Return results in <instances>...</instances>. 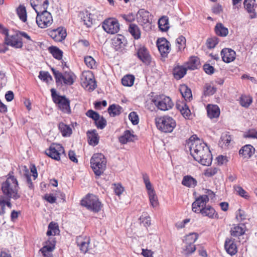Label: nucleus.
<instances>
[{
  "label": "nucleus",
  "instance_id": "0eeeda50",
  "mask_svg": "<svg viewBox=\"0 0 257 257\" xmlns=\"http://www.w3.org/2000/svg\"><path fill=\"white\" fill-rule=\"evenodd\" d=\"M51 70L57 86H62L63 83L71 85L74 83V75L72 72L66 71L65 73H62L53 68H51Z\"/></svg>",
  "mask_w": 257,
  "mask_h": 257
},
{
  "label": "nucleus",
  "instance_id": "39448f33",
  "mask_svg": "<svg viewBox=\"0 0 257 257\" xmlns=\"http://www.w3.org/2000/svg\"><path fill=\"white\" fill-rule=\"evenodd\" d=\"M90 163L94 174L96 176H100L106 168V160L104 155L100 153L94 154Z\"/></svg>",
  "mask_w": 257,
  "mask_h": 257
},
{
  "label": "nucleus",
  "instance_id": "423d86ee",
  "mask_svg": "<svg viewBox=\"0 0 257 257\" xmlns=\"http://www.w3.org/2000/svg\"><path fill=\"white\" fill-rule=\"evenodd\" d=\"M157 128L164 133H171L176 125L175 120L171 117L165 115L156 118Z\"/></svg>",
  "mask_w": 257,
  "mask_h": 257
},
{
  "label": "nucleus",
  "instance_id": "2f4dec72",
  "mask_svg": "<svg viewBox=\"0 0 257 257\" xmlns=\"http://www.w3.org/2000/svg\"><path fill=\"white\" fill-rule=\"evenodd\" d=\"M187 69L182 66L175 67L173 70V75L175 79L179 80L186 74Z\"/></svg>",
  "mask_w": 257,
  "mask_h": 257
},
{
  "label": "nucleus",
  "instance_id": "cd10ccee",
  "mask_svg": "<svg viewBox=\"0 0 257 257\" xmlns=\"http://www.w3.org/2000/svg\"><path fill=\"white\" fill-rule=\"evenodd\" d=\"M60 230L58 225L57 223L51 222L48 226V230L46 234L48 236L55 235L59 234Z\"/></svg>",
  "mask_w": 257,
  "mask_h": 257
},
{
  "label": "nucleus",
  "instance_id": "20e7f679",
  "mask_svg": "<svg viewBox=\"0 0 257 257\" xmlns=\"http://www.w3.org/2000/svg\"><path fill=\"white\" fill-rule=\"evenodd\" d=\"M51 96L53 102L63 113L69 114L71 112L70 101L65 96L60 95L56 93L54 88L51 89Z\"/></svg>",
  "mask_w": 257,
  "mask_h": 257
},
{
  "label": "nucleus",
  "instance_id": "c756f323",
  "mask_svg": "<svg viewBox=\"0 0 257 257\" xmlns=\"http://www.w3.org/2000/svg\"><path fill=\"white\" fill-rule=\"evenodd\" d=\"M197 181L191 176H185L183 177L182 184L188 187H194L197 185Z\"/></svg>",
  "mask_w": 257,
  "mask_h": 257
},
{
  "label": "nucleus",
  "instance_id": "603ef678",
  "mask_svg": "<svg viewBox=\"0 0 257 257\" xmlns=\"http://www.w3.org/2000/svg\"><path fill=\"white\" fill-rule=\"evenodd\" d=\"M84 62L89 68L92 69L95 66V61L91 56H88L84 57Z\"/></svg>",
  "mask_w": 257,
  "mask_h": 257
},
{
  "label": "nucleus",
  "instance_id": "58836bf2",
  "mask_svg": "<svg viewBox=\"0 0 257 257\" xmlns=\"http://www.w3.org/2000/svg\"><path fill=\"white\" fill-rule=\"evenodd\" d=\"M179 90L182 97H184L186 100L192 97L191 90L186 85H181Z\"/></svg>",
  "mask_w": 257,
  "mask_h": 257
},
{
  "label": "nucleus",
  "instance_id": "9b49d317",
  "mask_svg": "<svg viewBox=\"0 0 257 257\" xmlns=\"http://www.w3.org/2000/svg\"><path fill=\"white\" fill-rule=\"evenodd\" d=\"M103 30L108 34H115L120 29V25L118 20L114 18H109L105 19L102 23Z\"/></svg>",
  "mask_w": 257,
  "mask_h": 257
},
{
  "label": "nucleus",
  "instance_id": "1a4fd4ad",
  "mask_svg": "<svg viewBox=\"0 0 257 257\" xmlns=\"http://www.w3.org/2000/svg\"><path fill=\"white\" fill-rule=\"evenodd\" d=\"M152 16L144 9L140 10L137 14V21L143 29L147 32L152 30Z\"/></svg>",
  "mask_w": 257,
  "mask_h": 257
},
{
  "label": "nucleus",
  "instance_id": "79ce46f5",
  "mask_svg": "<svg viewBox=\"0 0 257 257\" xmlns=\"http://www.w3.org/2000/svg\"><path fill=\"white\" fill-rule=\"evenodd\" d=\"M135 77L132 75H126L121 79L122 84L125 86H131L134 84Z\"/></svg>",
  "mask_w": 257,
  "mask_h": 257
},
{
  "label": "nucleus",
  "instance_id": "a18cd8bd",
  "mask_svg": "<svg viewBox=\"0 0 257 257\" xmlns=\"http://www.w3.org/2000/svg\"><path fill=\"white\" fill-rule=\"evenodd\" d=\"M255 2V0H244V7L248 13H253L254 12V6Z\"/></svg>",
  "mask_w": 257,
  "mask_h": 257
},
{
  "label": "nucleus",
  "instance_id": "f8f14e48",
  "mask_svg": "<svg viewBox=\"0 0 257 257\" xmlns=\"http://www.w3.org/2000/svg\"><path fill=\"white\" fill-rule=\"evenodd\" d=\"M64 153V149L60 144L51 145L49 148L45 151L47 155L55 160H59L60 155Z\"/></svg>",
  "mask_w": 257,
  "mask_h": 257
},
{
  "label": "nucleus",
  "instance_id": "13d9d810",
  "mask_svg": "<svg viewBox=\"0 0 257 257\" xmlns=\"http://www.w3.org/2000/svg\"><path fill=\"white\" fill-rule=\"evenodd\" d=\"M218 43V38L216 37L208 38L206 42V45L208 48L212 49L214 48Z\"/></svg>",
  "mask_w": 257,
  "mask_h": 257
},
{
  "label": "nucleus",
  "instance_id": "2eb2a0df",
  "mask_svg": "<svg viewBox=\"0 0 257 257\" xmlns=\"http://www.w3.org/2000/svg\"><path fill=\"white\" fill-rule=\"evenodd\" d=\"M49 35L55 41L60 42L65 40L67 33L65 29L60 27L50 31Z\"/></svg>",
  "mask_w": 257,
  "mask_h": 257
},
{
  "label": "nucleus",
  "instance_id": "412c9836",
  "mask_svg": "<svg viewBox=\"0 0 257 257\" xmlns=\"http://www.w3.org/2000/svg\"><path fill=\"white\" fill-rule=\"evenodd\" d=\"M119 142L122 144H125L128 142H134L138 140L137 136L129 130L125 131L123 134L118 138Z\"/></svg>",
  "mask_w": 257,
  "mask_h": 257
},
{
  "label": "nucleus",
  "instance_id": "4468645a",
  "mask_svg": "<svg viewBox=\"0 0 257 257\" xmlns=\"http://www.w3.org/2000/svg\"><path fill=\"white\" fill-rule=\"evenodd\" d=\"M208 201L209 198L207 195H203L200 196L196 198L195 201L192 203V211L195 213H200V210L206 206V204Z\"/></svg>",
  "mask_w": 257,
  "mask_h": 257
},
{
  "label": "nucleus",
  "instance_id": "473e14b6",
  "mask_svg": "<svg viewBox=\"0 0 257 257\" xmlns=\"http://www.w3.org/2000/svg\"><path fill=\"white\" fill-rule=\"evenodd\" d=\"M58 128L63 137H69L72 134L71 128L62 122L59 123Z\"/></svg>",
  "mask_w": 257,
  "mask_h": 257
},
{
  "label": "nucleus",
  "instance_id": "8fccbe9b",
  "mask_svg": "<svg viewBox=\"0 0 257 257\" xmlns=\"http://www.w3.org/2000/svg\"><path fill=\"white\" fill-rule=\"evenodd\" d=\"M184 246L183 251L184 254L188 255L194 252L196 250V247L194 244H189L188 243H185Z\"/></svg>",
  "mask_w": 257,
  "mask_h": 257
},
{
  "label": "nucleus",
  "instance_id": "052dcab7",
  "mask_svg": "<svg viewBox=\"0 0 257 257\" xmlns=\"http://www.w3.org/2000/svg\"><path fill=\"white\" fill-rule=\"evenodd\" d=\"M26 179L27 183L30 189H32L34 188V185L31 180V175L29 173L28 170H26L24 175Z\"/></svg>",
  "mask_w": 257,
  "mask_h": 257
},
{
  "label": "nucleus",
  "instance_id": "49530a36",
  "mask_svg": "<svg viewBox=\"0 0 257 257\" xmlns=\"http://www.w3.org/2000/svg\"><path fill=\"white\" fill-rule=\"evenodd\" d=\"M198 238V234L196 233H191L186 235L184 241V243L194 244V243Z\"/></svg>",
  "mask_w": 257,
  "mask_h": 257
},
{
  "label": "nucleus",
  "instance_id": "c03bdc74",
  "mask_svg": "<svg viewBox=\"0 0 257 257\" xmlns=\"http://www.w3.org/2000/svg\"><path fill=\"white\" fill-rule=\"evenodd\" d=\"M186 39L183 36H179L176 40L178 51H183L186 47Z\"/></svg>",
  "mask_w": 257,
  "mask_h": 257
},
{
  "label": "nucleus",
  "instance_id": "c85d7f7f",
  "mask_svg": "<svg viewBox=\"0 0 257 257\" xmlns=\"http://www.w3.org/2000/svg\"><path fill=\"white\" fill-rule=\"evenodd\" d=\"M215 33L220 37H225L228 34V29L225 27L222 24L217 23L214 28Z\"/></svg>",
  "mask_w": 257,
  "mask_h": 257
},
{
  "label": "nucleus",
  "instance_id": "69168bd1",
  "mask_svg": "<svg viewBox=\"0 0 257 257\" xmlns=\"http://www.w3.org/2000/svg\"><path fill=\"white\" fill-rule=\"evenodd\" d=\"M235 190L237 193L241 197L245 198L248 199L249 197L248 193L241 187L240 186H237L235 188Z\"/></svg>",
  "mask_w": 257,
  "mask_h": 257
},
{
  "label": "nucleus",
  "instance_id": "f257e3e1",
  "mask_svg": "<svg viewBox=\"0 0 257 257\" xmlns=\"http://www.w3.org/2000/svg\"><path fill=\"white\" fill-rule=\"evenodd\" d=\"M188 145L190 154L195 160L202 165L209 166L211 164L212 157L209 148L196 135L190 138Z\"/></svg>",
  "mask_w": 257,
  "mask_h": 257
},
{
  "label": "nucleus",
  "instance_id": "3c124183",
  "mask_svg": "<svg viewBox=\"0 0 257 257\" xmlns=\"http://www.w3.org/2000/svg\"><path fill=\"white\" fill-rule=\"evenodd\" d=\"M251 102L252 98L250 96H242L240 97V103L243 107H248Z\"/></svg>",
  "mask_w": 257,
  "mask_h": 257
},
{
  "label": "nucleus",
  "instance_id": "e2e57ef3",
  "mask_svg": "<svg viewBox=\"0 0 257 257\" xmlns=\"http://www.w3.org/2000/svg\"><path fill=\"white\" fill-rule=\"evenodd\" d=\"M86 115L90 118H91L94 120H97L99 119L100 117L99 114L96 111H93L92 109H90L87 111Z\"/></svg>",
  "mask_w": 257,
  "mask_h": 257
},
{
  "label": "nucleus",
  "instance_id": "4c0bfd02",
  "mask_svg": "<svg viewBox=\"0 0 257 257\" xmlns=\"http://www.w3.org/2000/svg\"><path fill=\"white\" fill-rule=\"evenodd\" d=\"M113 45L115 49L117 51L123 48L125 46L124 38L122 36H120L114 38L113 40Z\"/></svg>",
  "mask_w": 257,
  "mask_h": 257
},
{
  "label": "nucleus",
  "instance_id": "864d4df0",
  "mask_svg": "<svg viewBox=\"0 0 257 257\" xmlns=\"http://www.w3.org/2000/svg\"><path fill=\"white\" fill-rule=\"evenodd\" d=\"M39 78L46 82H48L49 80H52V77L48 72L40 71Z\"/></svg>",
  "mask_w": 257,
  "mask_h": 257
},
{
  "label": "nucleus",
  "instance_id": "393cba45",
  "mask_svg": "<svg viewBox=\"0 0 257 257\" xmlns=\"http://www.w3.org/2000/svg\"><path fill=\"white\" fill-rule=\"evenodd\" d=\"M203 216H207L210 218H218V215L216 213L215 209L209 205H207L200 210Z\"/></svg>",
  "mask_w": 257,
  "mask_h": 257
},
{
  "label": "nucleus",
  "instance_id": "f03ea898",
  "mask_svg": "<svg viewBox=\"0 0 257 257\" xmlns=\"http://www.w3.org/2000/svg\"><path fill=\"white\" fill-rule=\"evenodd\" d=\"M19 189L17 179L10 173L6 180L2 184V190L4 195L8 199L13 198L17 200L20 197V195L18 194Z\"/></svg>",
  "mask_w": 257,
  "mask_h": 257
},
{
  "label": "nucleus",
  "instance_id": "bf43d9fd",
  "mask_svg": "<svg viewBox=\"0 0 257 257\" xmlns=\"http://www.w3.org/2000/svg\"><path fill=\"white\" fill-rule=\"evenodd\" d=\"M128 118L134 125L138 124L139 116L136 112H131L128 115Z\"/></svg>",
  "mask_w": 257,
  "mask_h": 257
},
{
  "label": "nucleus",
  "instance_id": "ea45409f",
  "mask_svg": "<svg viewBox=\"0 0 257 257\" xmlns=\"http://www.w3.org/2000/svg\"><path fill=\"white\" fill-rule=\"evenodd\" d=\"M17 13L22 22H25L27 21V12L25 6L20 5L17 9Z\"/></svg>",
  "mask_w": 257,
  "mask_h": 257
},
{
  "label": "nucleus",
  "instance_id": "0e129e2a",
  "mask_svg": "<svg viewBox=\"0 0 257 257\" xmlns=\"http://www.w3.org/2000/svg\"><path fill=\"white\" fill-rule=\"evenodd\" d=\"M216 88L211 85L210 84H207L205 85V93L208 95H213L216 92Z\"/></svg>",
  "mask_w": 257,
  "mask_h": 257
},
{
  "label": "nucleus",
  "instance_id": "6ab92c4d",
  "mask_svg": "<svg viewBox=\"0 0 257 257\" xmlns=\"http://www.w3.org/2000/svg\"><path fill=\"white\" fill-rule=\"evenodd\" d=\"M222 60L226 63H230L235 59V52L229 48H224L221 52Z\"/></svg>",
  "mask_w": 257,
  "mask_h": 257
},
{
  "label": "nucleus",
  "instance_id": "37998d69",
  "mask_svg": "<svg viewBox=\"0 0 257 257\" xmlns=\"http://www.w3.org/2000/svg\"><path fill=\"white\" fill-rule=\"evenodd\" d=\"M199 65V59L196 57H191L189 60L187 68L189 69L195 70Z\"/></svg>",
  "mask_w": 257,
  "mask_h": 257
},
{
  "label": "nucleus",
  "instance_id": "338daca9",
  "mask_svg": "<svg viewBox=\"0 0 257 257\" xmlns=\"http://www.w3.org/2000/svg\"><path fill=\"white\" fill-rule=\"evenodd\" d=\"M221 140L225 145H228L231 140V137L228 134H223L221 137Z\"/></svg>",
  "mask_w": 257,
  "mask_h": 257
},
{
  "label": "nucleus",
  "instance_id": "dca6fc26",
  "mask_svg": "<svg viewBox=\"0 0 257 257\" xmlns=\"http://www.w3.org/2000/svg\"><path fill=\"white\" fill-rule=\"evenodd\" d=\"M157 45L161 55L163 57H166L170 51V44L164 38L159 39L157 42Z\"/></svg>",
  "mask_w": 257,
  "mask_h": 257
},
{
  "label": "nucleus",
  "instance_id": "ddd939ff",
  "mask_svg": "<svg viewBox=\"0 0 257 257\" xmlns=\"http://www.w3.org/2000/svg\"><path fill=\"white\" fill-rule=\"evenodd\" d=\"M155 105L161 110H167L172 108L174 105L171 98L168 96H163L160 99L153 100Z\"/></svg>",
  "mask_w": 257,
  "mask_h": 257
},
{
  "label": "nucleus",
  "instance_id": "aec40b11",
  "mask_svg": "<svg viewBox=\"0 0 257 257\" xmlns=\"http://www.w3.org/2000/svg\"><path fill=\"white\" fill-rule=\"evenodd\" d=\"M224 248L226 252L230 255H233L237 251V248L235 243L234 239L227 238L224 243Z\"/></svg>",
  "mask_w": 257,
  "mask_h": 257
},
{
  "label": "nucleus",
  "instance_id": "de8ad7c7",
  "mask_svg": "<svg viewBox=\"0 0 257 257\" xmlns=\"http://www.w3.org/2000/svg\"><path fill=\"white\" fill-rule=\"evenodd\" d=\"M148 195L151 205L153 207H157L158 205L159 202L155 191H151L150 193L148 194Z\"/></svg>",
  "mask_w": 257,
  "mask_h": 257
},
{
  "label": "nucleus",
  "instance_id": "5701e85b",
  "mask_svg": "<svg viewBox=\"0 0 257 257\" xmlns=\"http://www.w3.org/2000/svg\"><path fill=\"white\" fill-rule=\"evenodd\" d=\"M255 149L250 145H246L239 150V154L244 158H250L254 153Z\"/></svg>",
  "mask_w": 257,
  "mask_h": 257
},
{
  "label": "nucleus",
  "instance_id": "6e6d98bb",
  "mask_svg": "<svg viewBox=\"0 0 257 257\" xmlns=\"http://www.w3.org/2000/svg\"><path fill=\"white\" fill-rule=\"evenodd\" d=\"M219 169L216 167H210L206 169L204 172V175L206 177H211L216 175Z\"/></svg>",
  "mask_w": 257,
  "mask_h": 257
},
{
  "label": "nucleus",
  "instance_id": "a878e982",
  "mask_svg": "<svg viewBox=\"0 0 257 257\" xmlns=\"http://www.w3.org/2000/svg\"><path fill=\"white\" fill-rule=\"evenodd\" d=\"M207 111L208 117L211 119L218 117L220 114V109L217 105L208 104Z\"/></svg>",
  "mask_w": 257,
  "mask_h": 257
},
{
  "label": "nucleus",
  "instance_id": "c9c22d12",
  "mask_svg": "<svg viewBox=\"0 0 257 257\" xmlns=\"http://www.w3.org/2000/svg\"><path fill=\"white\" fill-rule=\"evenodd\" d=\"M122 107L118 105L112 104L108 108V112L110 116H115L118 115L121 111Z\"/></svg>",
  "mask_w": 257,
  "mask_h": 257
},
{
  "label": "nucleus",
  "instance_id": "e433bc0d",
  "mask_svg": "<svg viewBox=\"0 0 257 257\" xmlns=\"http://www.w3.org/2000/svg\"><path fill=\"white\" fill-rule=\"evenodd\" d=\"M83 17H81V19H83L84 25L86 26L87 28H90L93 25V21L91 19V16L89 15L88 11L86 10L85 12L82 13Z\"/></svg>",
  "mask_w": 257,
  "mask_h": 257
},
{
  "label": "nucleus",
  "instance_id": "4be33fe9",
  "mask_svg": "<svg viewBox=\"0 0 257 257\" xmlns=\"http://www.w3.org/2000/svg\"><path fill=\"white\" fill-rule=\"evenodd\" d=\"M30 3L36 12L37 10L41 11L47 10L49 4L48 0H30Z\"/></svg>",
  "mask_w": 257,
  "mask_h": 257
},
{
  "label": "nucleus",
  "instance_id": "7ed1b4c3",
  "mask_svg": "<svg viewBox=\"0 0 257 257\" xmlns=\"http://www.w3.org/2000/svg\"><path fill=\"white\" fill-rule=\"evenodd\" d=\"M81 206H85L88 210L94 213L100 212L103 207L98 197L90 193H88L81 199Z\"/></svg>",
  "mask_w": 257,
  "mask_h": 257
},
{
  "label": "nucleus",
  "instance_id": "a211bd4d",
  "mask_svg": "<svg viewBox=\"0 0 257 257\" xmlns=\"http://www.w3.org/2000/svg\"><path fill=\"white\" fill-rule=\"evenodd\" d=\"M137 55L144 63L149 65L151 62V57L148 49L144 46H141L138 49Z\"/></svg>",
  "mask_w": 257,
  "mask_h": 257
},
{
  "label": "nucleus",
  "instance_id": "09e8293b",
  "mask_svg": "<svg viewBox=\"0 0 257 257\" xmlns=\"http://www.w3.org/2000/svg\"><path fill=\"white\" fill-rule=\"evenodd\" d=\"M89 237L85 236L83 241H81V252L86 253L88 250L90 243Z\"/></svg>",
  "mask_w": 257,
  "mask_h": 257
},
{
  "label": "nucleus",
  "instance_id": "5fc2aeb1",
  "mask_svg": "<svg viewBox=\"0 0 257 257\" xmlns=\"http://www.w3.org/2000/svg\"><path fill=\"white\" fill-rule=\"evenodd\" d=\"M144 183L145 184L146 189L148 191V193H150L151 191H155L154 189L153 188L152 184L150 181L149 177L147 175L144 174L143 176Z\"/></svg>",
  "mask_w": 257,
  "mask_h": 257
},
{
  "label": "nucleus",
  "instance_id": "6e6552de",
  "mask_svg": "<svg viewBox=\"0 0 257 257\" xmlns=\"http://www.w3.org/2000/svg\"><path fill=\"white\" fill-rule=\"evenodd\" d=\"M37 14L36 22L39 27L45 28L49 27L53 22V19L51 13L44 10L41 11L36 10Z\"/></svg>",
  "mask_w": 257,
  "mask_h": 257
},
{
  "label": "nucleus",
  "instance_id": "bb28decb",
  "mask_svg": "<svg viewBox=\"0 0 257 257\" xmlns=\"http://www.w3.org/2000/svg\"><path fill=\"white\" fill-rule=\"evenodd\" d=\"M128 31L135 39L138 40L141 38V33L140 29L136 24H130Z\"/></svg>",
  "mask_w": 257,
  "mask_h": 257
},
{
  "label": "nucleus",
  "instance_id": "9d476101",
  "mask_svg": "<svg viewBox=\"0 0 257 257\" xmlns=\"http://www.w3.org/2000/svg\"><path fill=\"white\" fill-rule=\"evenodd\" d=\"M81 86L86 90L92 91L96 87L93 73L90 71H83L81 74Z\"/></svg>",
  "mask_w": 257,
  "mask_h": 257
},
{
  "label": "nucleus",
  "instance_id": "f3484780",
  "mask_svg": "<svg viewBox=\"0 0 257 257\" xmlns=\"http://www.w3.org/2000/svg\"><path fill=\"white\" fill-rule=\"evenodd\" d=\"M5 44L15 48H21L23 46L22 40L19 37L17 33L16 35H12L10 37L6 36L5 38Z\"/></svg>",
  "mask_w": 257,
  "mask_h": 257
},
{
  "label": "nucleus",
  "instance_id": "a19ab883",
  "mask_svg": "<svg viewBox=\"0 0 257 257\" xmlns=\"http://www.w3.org/2000/svg\"><path fill=\"white\" fill-rule=\"evenodd\" d=\"M177 107L180 111L183 116L185 117H188L191 114V112L189 107L185 103L181 104H177Z\"/></svg>",
  "mask_w": 257,
  "mask_h": 257
},
{
  "label": "nucleus",
  "instance_id": "7c9ffc66",
  "mask_svg": "<svg viewBox=\"0 0 257 257\" xmlns=\"http://www.w3.org/2000/svg\"><path fill=\"white\" fill-rule=\"evenodd\" d=\"M245 232L244 225H236L231 228L230 230L231 235L234 237H238L243 235Z\"/></svg>",
  "mask_w": 257,
  "mask_h": 257
},
{
  "label": "nucleus",
  "instance_id": "f704fd0d",
  "mask_svg": "<svg viewBox=\"0 0 257 257\" xmlns=\"http://www.w3.org/2000/svg\"><path fill=\"white\" fill-rule=\"evenodd\" d=\"M48 50L52 56L56 59L61 60L63 56V52L56 46L49 47Z\"/></svg>",
  "mask_w": 257,
  "mask_h": 257
},
{
  "label": "nucleus",
  "instance_id": "774afa93",
  "mask_svg": "<svg viewBox=\"0 0 257 257\" xmlns=\"http://www.w3.org/2000/svg\"><path fill=\"white\" fill-rule=\"evenodd\" d=\"M236 218L238 221H242L246 219V214L243 210L239 209L236 214Z\"/></svg>",
  "mask_w": 257,
  "mask_h": 257
},
{
  "label": "nucleus",
  "instance_id": "680f3d73",
  "mask_svg": "<svg viewBox=\"0 0 257 257\" xmlns=\"http://www.w3.org/2000/svg\"><path fill=\"white\" fill-rule=\"evenodd\" d=\"M95 125L98 128L103 129L106 125V120L103 117L95 121Z\"/></svg>",
  "mask_w": 257,
  "mask_h": 257
},
{
  "label": "nucleus",
  "instance_id": "b1692460",
  "mask_svg": "<svg viewBox=\"0 0 257 257\" xmlns=\"http://www.w3.org/2000/svg\"><path fill=\"white\" fill-rule=\"evenodd\" d=\"M88 138V142L89 144L92 146H96L99 140V137L95 130L88 131L87 133Z\"/></svg>",
  "mask_w": 257,
  "mask_h": 257
},
{
  "label": "nucleus",
  "instance_id": "72a5a7b5",
  "mask_svg": "<svg viewBox=\"0 0 257 257\" xmlns=\"http://www.w3.org/2000/svg\"><path fill=\"white\" fill-rule=\"evenodd\" d=\"M160 29L163 32L168 31L169 28V19L167 16H163L158 21Z\"/></svg>",
  "mask_w": 257,
  "mask_h": 257
},
{
  "label": "nucleus",
  "instance_id": "4d7b16f0",
  "mask_svg": "<svg viewBox=\"0 0 257 257\" xmlns=\"http://www.w3.org/2000/svg\"><path fill=\"white\" fill-rule=\"evenodd\" d=\"M89 13L93 21L95 20H99L102 18L101 13L96 9H93L90 12H89Z\"/></svg>",
  "mask_w": 257,
  "mask_h": 257
}]
</instances>
